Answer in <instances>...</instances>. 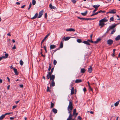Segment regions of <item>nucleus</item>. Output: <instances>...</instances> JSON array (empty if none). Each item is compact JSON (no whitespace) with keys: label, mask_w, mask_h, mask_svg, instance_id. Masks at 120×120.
Masks as SVG:
<instances>
[{"label":"nucleus","mask_w":120,"mask_h":120,"mask_svg":"<svg viewBox=\"0 0 120 120\" xmlns=\"http://www.w3.org/2000/svg\"><path fill=\"white\" fill-rule=\"evenodd\" d=\"M57 63V61L56 60H54L53 64L54 65H56V64Z\"/></svg>","instance_id":"41"},{"label":"nucleus","mask_w":120,"mask_h":120,"mask_svg":"<svg viewBox=\"0 0 120 120\" xmlns=\"http://www.w3.org/2000/svg\"><path fill=\"white\" fill-rule=\"evenodd\" d=\"M77 118L78 119L80 120H82V118L80 116H78Z\"/></svg>","instance_id":"49"},{"label":"nucleus","mask_w":120,"mask_h":120,"mask_svg":"<svg viewBox=\"0 0 120 120\" xmlns=\"http://www.w3.org/2000/svg\"><path fill=\"white\" fill-rule=\"evenodd\" d=\"M5 56L6 58L8 57V54L6 53V54H5Z\"/></svg>","instance_id":"50"},{"label":"nucleus","mask_w":120,"mask_h":120,"mask_svg":"<svg viewBox=\"0 0 120 120\" xmlns=\"http://www.w3.org/2000/svg\"><path fill=\"white\" fill-rule=\"evenodd\" d=\"M55 83L54 80L52 81L51 83L50 84V86H55Z\"/></svg>","instance_id":"18"},{"label":"nucleus","mask_w":120,"mask_h":120,"mask_svg":"<svg viewBox=\"0 0 120 120\" xmlns=\"http://www.w3.org/2000/svg\"><path fill=\"white\" fill-rule=\"evenodd\" d=\"M54 104L52 102H51V106L50 108H52L54 106Z\"/></svg>","instance_id":"33"},{"label":"nucleus","mask_w":120,"mask_h":120,"mask_svg":"<svg viewBox=\"0 0 120 120\" xmlns=\"http://www.w3.org/2000/svg\"><path fill=\"white\" fill-rule=\"evenodd\" d=\"M98 9L96 8H95V9L93 11V13H95V12L97 11V10Z\"/></svg>","instance_id":"48"},{"label":"nucleus","mask_w":120,"mask_h":120,"mask_svg":"<svg viewBox=\"0 0 120 120\" xmlns=\"http://www.w3.org/2000/svg\"><path fill=\"white\" fill-rule=\"evenodd\" d=\"M74 89L73 87H72L71 88V95L73 94L74 93Z\"/></svg>","instance_id":"21"},{"label":"nucleus","mask_w":120,"mask_h":120,"mask_svg":"<svg viewBox=\"0 0 120 120\" xmlns=\"http://www.w3.org/2000/svg\"><path fill=\"white\" fill-rule=\"evenodd\" d=\"M77 42L79 43H80L82 42V40L80 39H78L77 40Z\"/></svg>","instance_id":"34"},{"label":"nucleus","mask_w":120,"mask_h":120,"mask_svg":"<svg viewBox=\"0 0 120 120\" xmlns=\"http://www.w3.org/2000/svg\"><path fill=\"white\" fill-rule=\"evenodd\" d=\"M54 70V68H52L51 70V71L50 72H48V74H49V75H50L51 74H52V72L53 71V70Z\"/></svg>","instance_id":"16"},{"label":"nucleus","mask_w":120,"mask_h":120,"mask_svg":"<svg viewBox=\"0 0 120 120\" xmlns=\"http://www.w3.org/2000/svg\"><path fill=\"white\" fill-rule=\"evenodd\" d=\"M84 44H86V45H90V44L88 42V41H84L83 42Z\"/></svg>","instance_id":"19"},{"label":"nucleus","mask_w":120,"mask_h":120,"mask_svg":"<svg viewBox=\"0 0 120 120\" xmlns=\"http://www.w3.org/2000/svg\"><path fill=\"white\" fill-rule=\"evenodd\" d=\"M66 30L68 31H73L74 32L75 31V30L74 29L71 28L69 29H67Z\"/></svg>","instance_id":"13"},{"label":"nucleus","mask_w":120,"mask_h":120,"mask_svg":"<svg viewBox=\"0 0 120 120\" xmlns=\"http://www.w3.org/2000/svg\"><path fill=\"white\" fill-rule=\"evenodd\" d=\"M47 13H45V17L46 19L47 18Z\"/></svg>","instance_id":"44"},{"label":"nucleus","mask_w":120,"mask_h":120,"mask_svg":"<svg viewBox=\"0 0 120 120\" xmlns=\"http://www.w3.org/2000/svg\"><path fill=\"white\" fill-rule=\"evenodd\" d=\"M68 110V113H69L70 115L68 117L67 119H70V120H71L73 116V115L71 114L72 110Z\"/></svg>","instance_id":"5"},{"label":"nucleus","mask_w":120,"mask_h":120,"mask_svg":"<svg viewBox=\"0 0 120 120\" xmlns=\"http://www.w3.org/2000/svg\"><path fill=\"white\" fill-rule=\"evenodd\" d=\"M99 26H101L100 28H101L103 27L105 25V24L104 22H100V20L99 21Z\"/></svg>","instance_id":"10"},{"label":"nucleus","mask_w":120,"mask_h":120,"mask_svg":"<svg viewBox=\"0 0 120 120\" xmlns=\"http://www.w3.org/2000/svg\"><path fill=\"white\" fill-rule=\"evenodd\" d=\"M50 34V33H49L47 35L44 37V38L45 39H46L47 38V37Z\"/></svg>","instance_id":"36"},{"label":"nucleus","mask_w":120,"mask_h":120,"mask_svg":"<svg viewBox=\"0 0 120 120\" xmlns=\"http://www.w3.org/2000/svg\"><path fill=\"white\" fill-rule=\"evenodd\" d=\"M116 41H118L120 39V35H118L115 38Z\"/></svg>","instance_id":"25"},{"label":"nucleus","mask_w":120,"mask_h":120,"mask_svg":"<svg viewBox=\"0 0 120 120\" xmlns=\"http://www.w3.org/2000/svg\"><path fill=\"white\" fill-rule=\"evenodd\" d=\"M5 116L4 115H2L0 117V120H2L5 117Z\"/></svg>","instance_id":"29"},{"label":"nucleus","mask_w":120,"mask_h":120,"mask_svg":"<svg viewBox=\"0 0 120 120\" xmlns=\"http://www.w3.org/2000/svg\"><path fill=\"white\" fill-rule=\"evenodd\" d=\"M10 86L9 85H8V86H7V89H8V90L9 89V88H10Z\"/></svg>","instance_id":"62"},{"label":"nucleus","mask_w":120,"mask_h":120,"mask_svg":"<svg viewBox=\"0 0 120 120\" xmlns=\"http://www.w3.org/2000/svg\"><path fill=\"white\" fill-rule=\"evenodd\" d=\"M16 105L13 106L12 109H15L16 108Z\"/></svg>","instance_id":"58"},{"label":"nucleus","mask_w":120,"mask_h":120,"mask_svg":"<svg viewBox=\"0 0 120 120\" xmlns=\"http://www.w3.org/2000/svg\"><path fill=\"white\" fill-rule=\"evenodd\" d=\"M119 102V101H118L116 102L114 104V105L115 106H117L118 105Z\"/></svg>","instance_id":"30"},{"label":"nucleus","mask_w":120,"mask_h":120,"mask_svg":"<svg viewBox=\"0 0 120 120\" xmlns=\"http://www.w3.org/2000/svg\"><path fill=\"white\" fill-rule=\"evenodd\" d=\"M49 7L51 9H56V7L52 5L51 4H50L49 5Z\"/></svg>","instance_id":"17"},{"label":"nucleus","mask_w":120,"mask_h":120,"mask_svg":"<svg viewBox=\"0 0 120 120\" xmlns=\"http://www.w3.org/2000/svg\"><path fill=\"white\" fill-rule=\"evenodd\" d=\"M87 11H85V12L84 13H81V14L83 16H85L87 14Z\"/></svg>","instance_id":"26"},{"label":"nucleus","mask_w":120,"mask_h":120,"mask_svg":"<svg viewBox=\"0 0 120 120\" xmlns=\"http://www.w3.org/2000/svg\"><path fill=\"white\" fill-rule=\"evenodd\" d=\"M70 38V37H67L66 38L64 37L63 38H62L61 40H62V41H64V40L65 41L68 40Z\"/></svg>","instance_id":"9"},{"label":"nucleus","mask_w":120,"mask_h":120,"mask_svg":"<svg viewBox=\"0 0 120 120\" xmlns=\"http://www.w3.org/2000/svg\"><path fill=\"white\" fill-rule=\"evenodd\" d=\"M31 6H32L31 3V2H30V3L29 7V8H28V10H30V8H31Z\"/></svg>","instance_id":"38"},{"label":"nucleus","mask_w":120,"mask_h":120,"mask_svg":"<svg viewBox=\"0 0 120 120\" xmlns=\"http://www.w3.org/2000/svg\"><path fill=\"white\" fill-rule=\"evenodd\" d=\"M16 48L15 46V45L14 46L12 47V49H16Z\"/></svg>","instance_id":"56"},{"label":"nucleus","mask_w":120,"mask_h":120,"mask_svg":"<svg viewBox=\"0 0 120 120\" xmlns=\"http://www.w3.org/2000/svg\"><path fill=\"white\" fill-rule=\"evenodd\" d=\"M19 86L21 88H22L23 87V85L22 84L20 85Z\"/></svg>","instance_id":"57"},{"label":"nucleus","mask_w":120,"mask_h":120,"mask_svg":"<svg viewBox=\"0 0 120 120\" xmlns=\"http://www.w3.org/2000/svg\"><path fill=\"white\" fill-rule=\"evenodd\" d=\"M78 113H75V115H73V116H75V118L76 117V116H77L78 115Z\"/></svg>","instance_id":"45"},{"label":"nucleus","mask_w":120,"mask_h":120,"mask_svg":"<svg viewBox=\"0 0 120 120\" xmlns=\"http://www.w3.org/2000/svg\"><path fill=\"white\" fill-rule=\"evenodd\" d=\"M73 106H72V102L70 101L68 106V110H72L73 109Z\"/></svg>","instance_id":"3"},{"label":"nucleus","mask_w":120,"mask_h":120,"mask_svg":"<svg viewBox=\"0 0 120 120\" xmlns=\"http://www.w3.org/2000/svg\"><path fill=\"white\" fill-rule=\"evenodd\" d=\"M86 71L85 69L84 68H81L80 72L81 73H84Z\"/></svg>","instance_id":"23"},{"label":"nucleus","mask_w":120,"mask_h":120,"mask_svg":"<svg viewBox=\"0 0 120 120\" xmlns=\"http://www.w3.org/2000/svg\"><path fill=\"white\" fill-rule=\"evenodd\" d=\"M63 41H62V40H61V41L60 44V48H59L60 49V48H62L63 47Z\"/></svg>","instance_id":"20"},{"label":"nucleus","mask_w":120,"mask_h":120,"mask_svg":"<svg viewBox=\"0 0 120 120\" xmlns=\"http://www.w3.org/2000/svg\"><path fill=\"white\" fill-rule=\"evenodd\" d=\"M82 80L81 79H77L75 80V82L76 83H78L81 82H82Z\"/></svg>","instance_id":"22"},{"label":"nucleus","mask_w":120,"mask_h":120,"mask_svg":"<svg viewBox=\"0 0 120 120\" xmlns=\"http://www.w3.org/2000/svg\"><path fill=\"white\" fill-rule=\"evenodd\" d=\"M83 90L84 92H85L86 91V88L85 87H84L83 89Z\"/></svg>","instance_id":"52"},{"label":"nucleus","mask_w":120,"mask_h":120,"mask_svg":"<svg viewBox=\"0 0 120 120\" xmlns=\"http://www.w3.org/2000/svg\"><path fill=\"white\" fill-rule=\"evenodd\" d=\"M116 11L115 9H113L109 11L108 12H107V14L108 13H111V14H115L116 13Z\"/></svg>","instance_id":"6"},{"label":"nucleus","mask_w":120,"mask_h":120,"mask_svg":"<svg viewBox=\"0 0 120 120\" xmlns=\"http://www.w3.org/2000/svg\"><path fill=\"white\" fill-rule=\"evenodd\" d=\"M25 6V5H23L21 7V8H23Z\"/></svg>","instance_id":"60"},{"label":"nucleus","mask_w":120,"mask_h":120,"mask_svg":"<svg viewBox=\"0 0 120 120\" xmlns=\"http://www.w3.org/2000/svg\"><path fill=\"white\" fill-rule=\"evenodd\" d=\"M71 1L74 4H75L76 3V1L75 0H71Z\"/></svg>","instance_id":"46"},{"label":"nucleus","mask_w":120,"mask_h":120,"mask_svg":"<svg viewBox=\"0 0 120 120\" xmlns=\"http://www.w3.org/2000/svg\"><path fill=\"white\" fill-rule=\"evenodd\" d=\"M87 41H88L90 42H91V43H93V41L92 40V39H91V40H90L89 39H88L87 40Z\"/></svg>","instance_id":"47"},{"label":"nucleus","mask_w":120,"mask_h":120,"mask_svg":"<svg viewBox=\"0 0 120 120\" xmlns=\"http://www.w3.org/2000/svg\"><path fill=\"white\" fill-rule=\"evenodd\" d=\"M117 24H112L111 26H109V27L111 30L114 29V28L116 26Z\"/></svg>","instance_id":"8"},{"label":"nucleus","mask_w":120,"mask_h":120,"mask_svg":"<svg viewBox=\"0 0 120 120\" xmlns=\"http://www.w3.org/2000/svg\"><path fill=\"white\" fill-rule=\"evenodd\" d=\"M19 63L20 65L22 66L23 65L24 63L22 60H21L20 61Z\"/></svg>","instance_id":"32"},{"label":"nucleus","mask_w":120,"mask_h":120,"mask_svg":"<svg viewBox=\"0 0 120 120\" xmlns=\"http://www.w3.org/2000/svg\"><path fill=\"white\" fill-rule=\"evenodd\" d=\"M51 66H49V68H48V70L49 71H50V70L51 69Z\"/></svg>","instance_id":"53"},{"label":"nucleus","mask_w":120,"mask_h":120,"mask_svg":"<svg viewBox=\"0 0 120 120\" xmlns=\"http://www.w3.org/2000/svg\"><path fill=\"white\" fill-rule=\"evenodd\" d=\"M14 119V118L13 117H10V119L11 120H13Z\"/></svg>","instance_id":"64"},{"label":"nucleus","mask_w":120,"mask_h":120,"mask_svg":"<svg viewBox=\"0 0 120 120\" xmlns=\"http://www.w3.org/2000/svg\"><path fill=\"white\" fill-rule=\"evenodd\" d=\"M113 41L111 39H109L107 41V44L109 45H111L113 43Z\"/></svg>","instance_id":"7"},{"label":"nucleus","mask_w":120,"mask_h":120,"mask_svg":"<svg viewBox=\"0 0 120 120\" xmlns=\"http://www.w3.org/2000/svg\"><path fill=\"white\" fill-rule=\"evenodd\" d=\"M46 77L48 79H50V80L53 81L54 80L55 76L54 75L51 74L50 75H49V74L47 75Z\"/></svg>","instance_id":"2"},{"label":"nucleus","mask_w":120,"mask_h":120,"mask_svg":"<svg viewBox=\"0 0 120 120\" xmlns=\"http://www.w3.org/2000/svg\"><path fill=\"white\" fill-rule=\"evenodd\" d=\"M92 71V67L91 66H90L89 68H88V71L90 73H91Z\"/></svg>","instance_id":"15"},{"label":"nucleus","mask_w":120,"mask_h":120,"mask_svg":"<svg viewBox=\"0 0 120 120\" xmlns=\"http://www.w3.org/2000/svg\"><path fill=\"white\" fill-rule=\"evenodd\" d=\"M110 30H111V29H110V28L109 27H108V28L107 29V31L105 33H107Z\"/></svg>","instance_id":"43"},{"label":"nucleus","mask_w":120,"mask_h":120,"mask_svg":"<svg viewBox=\"0 0 120 120\" xmlns=\"http://www.w3.org/2000/svg\"><path fill=\"white\" fill-rule=\"evenodd\" d=\"M108 21V20L106 19V17H105L103 19L100 20V22H107Z\"/></svg>","instance_id":"11"},{"label":"nucleus","mask_w":120,"mask_h":120,"mask_svg":"<svg viewBox=\"0 0 120 120\" xmlns=\"http://www.w3.org/2000/svg\"><path fill=\"white\" fill-rule=\"evenodd\" d=\"M52 111L54 113L56 114L57 113V110L53 108L52 109Z\"/></svg>","instance_id":"24"},{"label":"nucleus","mask_w":120,"mask_h":120,"mask_svg":"<svg viewBox=\"0 0 120 120\" xmlns=\"http://www.w3.org/2000/svg\"><path fill=\"white\" fill-rule=\"evenodd\" d=\"M20 100H19L18 101H16L15 102V103L16 104H17L19 102V101H20Z\"/></svg>","instance_id":"63"},{"label":"nucleus","mask_w":120,"mask_h":120,"mask_svg":"<svg viewBox=\"0 0 120 120\" xmlns=\"http://www.w3.org/2000/svg\"><path fill=\"white\" fill-rule=\"evenodd\" d=\"M11 114V112H9V113H5L4 114V115L5 116H6V115H9V114Z\"/></svg>","instance_id":"42"},{"label":"nucleus","mask_w":120,"mask_h":120,"mask_svg":"<svg viewBox=\"0 0 120 120\" xmlns=\"http://www.w3.org/2000/svg\"><path fill=\"white\" fill-rule=\"evenodd\" d=\"M13 70L14 72L15 73V74L16 75H18V72L17 71V70L15 68H13Z\"/></svg>","instance_id":"14"},{"label":"nucleus","mask_w":120,"mask_h":120,"mask_svg":"<svg viewBox=\"0 0 120 120\" xmlns=\"http://www.w3.org/2000/svg\"><path fill=\"white\" fill-rule=\"evenodd\" d=\"M116 31V29H114L113 30L111 31V32L110 34H113Z\"/></svg>","instance_id":"28"},{"label":"nucleus","mask_w":120,"mask_h":120,"mask_svg":"<svg viewBox=\"0 0 120 120\" xmlns=\"http://www.w3.org/2000/svg\"><path fill=\"white\" fill-rule=\"evenodd\" d=\"M89 90L90 91H93V89H92L91 87V86H89Z\"/></svg>","instance_id":"40"},{"label":"nucleus","mask_w":120,"mask_h":120,"mask_svg":"<svg viewBox=\"0 0 120 120\" xmlns=\"http://www.w3.org/2000/svg\"><path fill=\"white\" fill-rule=\"evenodd\" d=\"M47 92H50V90H49V87L48 86L47 87Z\"/></svg>","instance_id":"39"},{"label":"nucleus","mask_w":120,"mask_h":120,"mask_svg":"<svg viewBox=\"0 0 120 120\" xmlns=\"http://www.w3.org/2000/svg\"><path fill=\"white\" fill-rule=\"evenodd\" d=\"M7 79H8V81L10 82V79L8 77H7Z\"/></svg>","instance_id":"59"},{"label":"nucleus","mask_w":120,"mask_h":120,"mask_svg":"<svg viewBox=\"0 0 120 120\" xmlns=\"http://www.w3.org/2000/svg\"><path fill=\"white\" fill-rule=\"evenodd\" d=\"M59 49H60V48H58L57 49H56V50H54V52H53V53H54L57 50H59Z\"/></svg>","instance_id":"51"},{"label":"nucleus","mask_w":120,"mask_h":120,"mask_svg":"<svg viewBox=\"0 0 120 120\" xmlns=\"http://www.w3.org/2000/svg\"><path fill=\"white\" fill-rule=\"evenodd\" d=\"M35 0H32V4L33 5H34L36 4Z\"/></svg>","instance_id":"31"},{"label":"nucleus","mask_w":120,"mask_h":120,"mask_svg":"<svg viewBox=\"0 0 120 120\" xmlns=\"http://www.w3.org/2000/svg\"><path fill=\"white\" fill-rule=\"evenodd\" d=\"M43 13V10H42L39 12V13L38 16V13H37L35 14L34 16L31 18V19H36L37 17H38V18H40L42 16Z\"/></svg>","instance_id":"1"},{"label":"nucleus","mask_w":120,"mask_h":120,"mask_svg":"<svg viewBox=\"0 0 120 120\" xmlns=\"http://www.w3.org/2000/svg\"><path fill=\"white\" fill-rule=\"evenodd\" d=\"M100 5H94L93 6V7L95 8L98 9V8L99 7Z\"/></svg>","instance_id":"27"},{"label":"nucleus","mask_w":120,"mask_h":120,"mask_svg":"<svg viewBox=\"0 0 120 120\" xmlns=\"http://www.w3.org/2000/svg\"><path fill=\"white\" fill-rule=\"evenodd\" d=\"M56 46L54 45H52L50 46V49L55 48Z\"/></svg>","instance_id":"12"},{"label":"nucleus","mask_w":120,"mask_h":120,"mask_svg":"<svg viewBox=\"0 0 120 120\" xmlns=\"http://www.w3.org/2000/svg\"><path fill=\"white\" fill-rule=\"evenodd\" d=\"M101 39L100 38H99L98 39H97V41H98V42L99 41H100L101 40Z\"/></svg>","instance_id":"54"},{"label":"nucleus","mask_w":120,"mask_h":120,"mask_svg":"<svg viewBox=\"0 0 120 120\" xmlns=\"http://www.w3.org/2000/svg\"><path fill=\"white\" fill-rule=\"evenodd\" d=\"M2 80L1 79H0V83H2Z\"/></svg>","instance_id":"61"},{"label":"nucleus","mask_w":120,"mask_h":120,"mask_svg":"<svg viewBox=\"0 0 120 120\" xmlns=\"http://www.w3.org/2000/svg\"><path fill=\"white\" fill-rule=\"evenodd\" d=\"M78 19H82V20H93L94 19H96L97 18H81L79 17H77Z\"/></svg>","instance_id":"4"},{"label":"nucleus","mask_w":120,"mask_h":120,"mask_svg":"<svg viewBox=\"0 0 120 120\" xmlns=\"http://www.w3.org/2000/svg\"><path fill=\"white\" fill-rule=\"evenodd\" d=\"M76 112V109H74L73 113V115H74L75 114V113Z\"/></svg>","instance_id":"35"},{"label":"nucleus","mask_w":120,"mask_h":120,"mask_svg":"<svg viewBox=\"0 0 120 120\" xmlns=\"http://www.w3.org/2000/svg\"><path fill=\"white\" fill-rule=\"evenodd\" d=\"M98 41H97V40L95 41H93V43H95V44H97V43H98Z\"/></svg>","instance_id":"55"},{"label":"nucleus","mask_w":120,"mask_h":120,"mask_svg":"<svg viewBox=\"0 0 120 120\" xmlns=\"http://www.w3.org/2000/svg\"><path fill=\"white\" fill-rule=\"evenodd\" d=\"M110 22L113 21V20H114L113 17H112L110 18Z\"/></svg>","instance_id":"37"}]
</instances>
